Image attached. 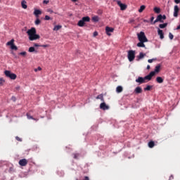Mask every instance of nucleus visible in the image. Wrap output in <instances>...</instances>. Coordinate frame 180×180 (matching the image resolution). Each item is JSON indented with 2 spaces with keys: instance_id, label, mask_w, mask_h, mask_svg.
Here are the masks:
<instances>
[{
  "instance_id": "obj_1",
  "label": "nucleus",
  "mask_w": 180,
  "mask_h": 180,
  "mask_svg": "<svg viewBox=\"0 0 180 180\" xmlns=\"http://www.w3.org/2000/svg\"><path fill=\"white\" fill-rule=\"evenodd\" d=\"M27 34L29 36V40L33 41V40H39L40 35L36 34V28L32 27L27 31Z\"/></svg>"
},
{
  "instance_id": "obj_2",
  "label": "nucleus",
  "mask_w": 180,
  "mask_h": 180,
  "mask_svg": "<svg viewBox=\"0 0 180 180\" xmlns=\"http://www.w3.org/2000/svg\"><path fill=\"white\" fill-rule=\"evenodd\" d=\"M91 22V18H89V16L83 17L77 22V26H79V27H84V26H85V22Z\"/></svg>"
},
{
  "instance_id": "obj_3",
  "label": "nucleus",
  "mask_w": 180,
  "mask_h": 180,
  "mask_svg": "<svg viewBox=\"0 0 180 180\" xmlns=\"http://www.w3.org/2000/svg\"><path fill=\"white\" fill-rule=\"evenodd\" d=\"M137 36L139 41H148V39H147V37H146V33H144V32L141 31L139 33L137 34Z\"/></svg>"
},
{
  "instance_id": "obj_4",
  "label": "nucleus",
  "mask_w": 180,
  "mask_h": 180,
  "mask_svg": "<svg viewBox=\"0 0 180 180\" xmlns=\"http://www.w3.org/2000/svg\"><path fill=\"white\" fill-rule=\"evenodd\" d=\"M136 58V51L130 50L128 51V60L131 62Z\"/></svg>"
},
{
  "instance_id": "obj_5",
  "label": "nucleus",
  "mask_w": 180,
  "mask_h": 180,
  "mask_svg": "<svg viewBox=\"0 0 180 180\" xmlns=\"http://www.w3.org/2000/svg\"><path fill=\"white\" fill-rule=\"evenodd\" d=\"M4 74L6 77L8 78H10L11 79H16V74L11 72L9 70L4 71Z\"/></svg>"
},
{
  "instance_id": "obj_6",
  "label": "nucleus",
  "mask_w": 180,
  "mask_h": 180,
  "mask_svg": "<svg viewBox=\"0 0 180 180\" xmlns=\"http://www.w3.org/2000/svg\"><path fill=\"white\" fill-rule=\"evenodd\" d=\"M15 39H11V41H8L6 43V46H11V50H18V46H16V45H15Z\"/></svg>"
},
{
  "instance_id": "obj_7",
  "label": "nucleus",
  "mask_w": 180,
  "mask_h": 180,
  "mask_svg": "<svg viewBox=\"0 0 180 180\" xmlns=\"http://www.w3.org/2000/svg\"><path fill=\"white\" fill-rule=\"evenodd\" d=\"M160 22V23H164V20L162 18V15H158L154 22H152V25H155V23Z\"/></svg>"
},
{
  "instance_id": "obj_8",
  "label": "nucleus",
  "mask_w": 180,
  "mask_h": 180,
  "mask_svg": "<svg viewBox=\"0 0 180 180\" xmlns=\"http://www.w3.org/2000/svg\"><path fill=\"white\" fill-rule=\"evenodd\" d=\"M155 75V72H150V74L144 77L145 81H151L153 77Z\"/></svg>"
},
{
  "instance_id": "obj_9",
  "label": "nucleus",
  "mask_w": 180,
  "mask_h": 180,
  "mask_svg": "<svg viewBox=\"0 0 180 180\" xmlns=\"http://www.w3.org/2000/svg\"><path fill=\"white\" fill-rule=\"evenodd\" d=\"M136 82L139 84V85H141V84H146V79L143 77H139L137 79L135 80Z\"/></svg>"
},
{
  "instance_id": "obj_10",
  "label": "nucleus",
  "mask_w": 180,
  "mask_h": 180,
  "mask_svg": "<svg viewBox=\"0 0 180 180\" xmlns=\"http://www.w3.org/2000/svg\"><path fill=\"white\" fill-rule=\"evenodd\" d=\"M100 109H102L103 110H108L109 109V106L106 105L105 101H103V103L100 104Z\"/></svg>"
},
{
  "instance_id": "obj_11",
  "label": "nucleus",
  "mask_w": 180,
  "mask_h": 180,
  "mask_svg": "<svg viewBox=\"0 0 180 180\" xmlns=\"http://www.w3.org/2000/svg\"><path fill=\"white\" fill-rule=\"evenodd\" d=\"M117 4L118 6H120L121 11H125V9L127 8V6H126V4H122V1H117Z\"/></svg>"
},
{
  "instance_id": "obj_12",
  "label": "nucleus",
  "mask_w": 180,
  "mask_h": 180,
  "mask_svg": "<svg viewBox=\"0 0 180 180\" xmlns=\"http://www.w3.org/2000/svg\"><path fill=\"white\" fill-rule=\"evenodd\" d=\"M19 164L21 165V167H26V165H27V160L21 159L19 160Z\"/></svg>"
},
{
  "instance_id": "obj_13",
  "label": "nucleus",
  "mask_w": 180,
  "mask_h": 180,
  "mask_svg": "<svg viewBox=\"0 0 180 180\" xmlns=\"http://www.w3.org/2000/svg\"><path fill=\"white\" fill-rule=\"evenodd\" d=\"M146 54L143 53V52H141L139 53V56H136V61H140V60H143L144 57H146Z\"/></svg>"
},
{
  "instance_id": "obj_14",
  "label": "nucleus",
  "mask_w": 180,
  "mask_h": 180,
  "mask_svg": "<svg viewBox=\"0 0 180 180\" xmlns=\"http://www.w3.org/2000/svg\"><path fill=\"white\" fill-rule=\"evenodd\" d=\"M179 12V7L178 6H174V18L178 17V13Z\"/></svg>"
},
{
  "instance_id": "obj_15",
  "label": "nucleus",
  "mask_w": 180,
  "mask_h": 180,
  "mask_svg": "<svg viewBox=\"0 0 180 180\" xmlns=\"http://www.w3.org/2000/svg\"><path fill=\"white\" fill-rule=\"evenodd\" d=\"M113 28L110 27H105V32L108 36H110V33H113Z\"/></svg>"
},
{
  "instance_id": "obj_16",
  "label": "nucleus",
  "mask_w": 180,
  "mask_h": 180,
  "mask_svg": "<svg viewBox=\"0 0 180 180\" xmlns=\"http://www.w3.org/2000/svg\"><path fill=\"white\" fill-rule=\"evenodd\" d=\"M158 36H160V39L161 40H162V39H164V32H162V30L158 28Z\"/></svg>"
},
{
  "instance_id": "obj_17",
  "label": "nucleus",
  "mask_w": 180,
  "mask_h": 180,
  "mask_svg": "<svg viewBox=\"0 0 180 180\" xmlns=\"http://www.w3.org/2000/svg\"><path fill=\"white\" fill-rule=\"evenodd\" d=\"M134 92L137 94H141V92H143V89H141V87L140 86H137L135 89H134Z\"/></svg>"
},
{
  "instance_id": "obj_18",
  "label": "nucleus",
  "mask_w": 180,
  "mask_h": 180,
  "mask_svg": "<svg viewBox=\"0 0 180 180\" xmlns=\"http://www.w3.org/2000/svg\"><path fill=\"white\" fill-rule=\"evenodd\" d=\"M27 2L25 0L21 1V6L23 9H27V5H26Z\"/></svg>"
},
{
  "instance_id": "obj_19",
  "label": "nucleus",
  "mask_w": 180,
  "mask_h": 180,
  "mask_svg": "<svg viewBox=\"0 0 180 180\" xmlns=\"http://www.w3.org/2000/svg\"><path fill=\"white\" fill-rule=\"evenodd\" d=\"M34 15H35V16H39V15H41V11L39 10V9H35L34 11Z\"/></svg>"
},
{
  "instance_id": "obj_20",
  "label": "nucleus",
  "mask_w": 180,
  "mask_h": 180,
  "mask_svg": "<svg viewBox=\"0 0 180 180\" xmlns=\"http://www.w3.org/2000/svg\"><path fill=\"white\" fill-rule=\"evenodd\" d=\"M123 91V87H122V86H117L116 88V92L117 94H120V92H122Z\"/></svg>"
},
{
  "instance_id": "obj_21",
  "label": "nucleus",
  "mask_w": 180,
  "mask_h": 180,
  "mask_svg": "<svg viewBox=\"0 0 180 180\" xmlns=\"http://www.w3.org/2000/svg\"><path fill=\"white\" fill-rule=\"evenodd\" d=\"M96 99H100L101 102H105V99L103 98V94H99L96 97Z\"/></svg>"
},
{
  "instance_id": "obj_22",
  "label": "nucleus",
  "mask_w": 180,
  "mask_h": 180,
  "mask_svg": "<svg viewBox=\"0 0 180 180\" xmlns=\"http://www.w3.org/2000/svg\"><path fill=\"white\" fill-rule=\"evenodd\" d=\"M167 26H168V22H165L163 24L159 25L160 29H165V27H167Z\"/></svg>"
},
{
  "instance_id": "obj_23",
  "label": "nucleus",
  "mask_w": 180,
  "mask_h": 180,
  "mask_svg": "<svg viewBox=\"0 0 180 180\" xmlns=\"http://www.w3.org/2000/svg\"><path fill=\"white\" fill-rule=\"evenodd\" d=\"M144 43H146V41H140V42L137 44V47H146Z\"/></svg>"
},
{
  "instance_id": "obj_24",
  "label": "nucleus",
  "mask_w": 180,
  "mask_h": 180,
  "mask_svg": "<svg viewBox=\"0 0 180 180\" xmlns=\"http://www.w3.org/2000/svg\"><path fill=\"white\" fill-rule=\"evenodd\" d=\"M156 81L158 84H162V82H164V79H162L161 77H158L156 78Z\"/></svg>"
},
{
  "instance_id": "obj_25",
  "label": "nucleus",
  "mask_w": 180,
  "mask_h": 180,
  "mask_svg": "<svg viewBox=\"0 0 180 180\" xmlns=\"http://www.w3.org/2000/svg\"><path fill=\"white\" fill-rule=\"evenodd\" d=\"M155 146V143H154V141H150L148 142L149 148H153Z\"/></svg>"
},
{
  "instance_id": "obj_26",
  "label": "nucleus",
  "mask_w": 180,
  "mask_h": 180,
  "mask_svg": "<svg viewBox=\"0 0 180 180\" xmlns=\"http://www.w3.org/2000/svg\"><path fill=\"white\" fill-rule=\"evenodd\" d=\"M160 68H161V66L160 65H158L155 68V71H152V72H160Z\"/></svg>"
},
{
  "instance_id": "obj_27",
  "label": "nucleus",
  "mask_w": 180,
  "mask_h": 180,
  "mask_svg": "<svg viewBox=\"0 0 180 180\" xmlns=\"http://www.w3.org/2000/svg\"><path fill=\"white\" fill-rule=\"evenodd\" d=\"M28 51L30 53H37V51H36L34 49V47H33V46L30 47L29 49H28Z\"/></svg>"
},
{
  "instance_id": "obj_28",
  "label": "nucleus",
  "mask_w": 180,
  "mask_h": 180,
  "mask_svg": "<svg viewBox=\"0 0 180 180\" xmlns=\"http://www.w3.org/2000/svg\"><path fill=\"white\" fill-rule=\"evenodd\" d=\"M93 22H99V17L98 15L92 17Z\"/></svg>"
},
{
  "instance_id": "obj_29",
  "label": "nucleus",
  "mask_w": 180,
  "mask_h": 180,
  "mask_svg": "<svg viewBox=\"0 0 180 180\" xmlns=\"http://www.w3.org/2000/svg\"><path fill=\"white\" fill-rule=\"evenodd\" d=\"M144 9H146V6H144V5L141 6L140 8L139 9V13H141V12H143V11H144Z\"/></svg>"
},
{
  "instance_id": "obj_30",
  "label": "nucleus",
  "mask_w": 180,
  "mask_h": 180,
  "mask_svg": "<svg viewBox=\"0 0 180 180\" xmlns=\"http://www.w3.org/2000/svg\"><path fill=\"white\" fill-rule=\"evenodd\" d=\"M154 12H155V13H160V12H161V9L158 7H155L153 8Z\"/></svg>"
},
{
  "instance_id": "obj_31",
  "label": "nucleus",
  "mask_w": 180,
  "mask_h": 180,
  "mask_svg": "<svg viewBox=\"0 0 180 180\" xmlns=\"http://www.w3.org/2000/svg\"><path fill=\"white\" fill-rule=\"evenodd\" d=\"M62 26L61 25H56L54 27H53V30H55L56 32L60 30V29H61Z\"/></svg>"
},
{
  "instance_id": "obj_32",
  "label": "nucleus",
  "mask_w": 180,
  "mask_h": 180,
  "mask_svg": "<svg viewBox=\"0 0 180 180\" xmlns=\"http://www.w3.org/2000/svg\"><path fill=\"white\" fill-rule=\"evenodd\" d=\"M151 88H153V86L147 85L146 87L144 88V91H151Z\"/></svg>"
},
{
  "instance_id": "obj_33",
  "label": "nucleus",
  "mask_w": 180,
  "mask_h": 180,
  "mask_svg": "<svg viewBox=\"0 0 180 180\" xmlns=\"http://www.w3.org/2000/svg\"><path fill=\"white\" fill-rule=\"evenodd\" d=\"M73 158H75V160H78V158H79V153H73Z\"/></svg>"
},
{
  "instance_id": "obj_34",
  "label": "nucleus",
  "mask_w": 180,
  "mask_h": 180,
  "mask_svg": "<svg viewBox=\"0 0 180 180\" xmlns=\"http://www.w3.org/2000/svg\"><path fill=\"white\" fill-rule=\"evenodd\" d=\"M44 20H53V18H50L49 15H45Z\"/></svg>"
},
{
  "instance_id": "obj_35",
  "label": "nucleus",
  "mask_w": 180,
  "mask_h": 180,
  "mask_svg": "<svg viewBox=\"0 0 180 180\" xmlns=\"http://www.w3.org/2000/svg\"><path fill=\"white\" fill-rule=\"evenodd\" d=\"M169 39H170V40L174 39V34H172L171 32L169 33Z\"/></svg>"
},
{
  "instance_id": "obj_36",
  "label": "nucleus",
  "mask_w": 180,
  "mask_h": 180,
  "mask_svg": "<svg viewBox=\"0 0 180 180\" xmlns=\"http://www.w3.org/2000/svg\"><path fill=\"white\" fill-rule=\"evenodd\" d=\"M27 117L29 120L32 119L33 120H35L34 118H33V117H32L30 115H29V113H27Z\"/></svg>"
},
{
  "instance_id": "obj_37",
  "label": "nucleus",
  "mask_w": 180,
  "mask_h": 180,
  "mask_svg": "<svg viewBox=\"0 0 180 180\" xmlns=\"http://www.w3.org/2000/svg\"><path fill=\"white\" fill-rule=\"evenodd\" d=\"M35 25H40V19L37 18V19L35 20Z\"/></svg>"
},
{
  "instance_id": "obj_38",
  "label": "nucleus",
  "mask_w": 180,
  "mask_h": 180,
  "mask_svg": "<svg viewBox=\"0 0 180 180\" xmlns=\"http://www.w3.org/2000/svg\"><path fill=\"white\" fill-rule=\"evenodd\" d=\"M46 11L49 12V13H54V11L51 10V8L47 9Z\"/></svg>"
},
{
  "instance_id": "obj_39",
  "label": "nucleus",
  "mask_w": 180,
  "mask_h": 180,
  "mask_svg": "<svg viewBox=\"0 0 180 180\" xmlns=\"http://www.w3.org/2000/svg\"><path fill=\"white\" fill-rule=\"evenodd\" d=\"M4 82L5 81L2 78H0V85H2Z\"/></svg>"
},
{
  "instance_id": "obj_40",
  "label": "nucleus",
  "mask_w": 180,
  "mask_h": 180,
  "mask_svg": "<svg viewBox=\"0 0 180 180\" xmlns=\"http://www.w3.org/2000/svg\"><path fill=\"white\" fill-rule=\"evenodd\" d=\"M11 100L13 101V102H16V97H15V96H12L11 97Z\"/></svg>"
},
{
  "instance_id": "obj_41",
  "label": "nucleus",
  "mask_w": 180,
  "mask_h": 180,
  "mask_svg": "<svg viewBox=\"0 0 180 180\" xmlns=\"http://www.w3.org/2000/svg\"><path fill=\"white\" fill-rule=\"evenodd\" d=\"M19 54H20V56H25L26 55V51L20 52Z\"/></svg>"
},
{
  "instance_id": "obj_42",
  "label": "nucleus",
  "mask_w": 180,
  "mask_h": 180,
  "mask_svg": "<svg viewBox=\"0 0 180 180\" xmlns=\"http://www.w3.org/2000/svg\"><path fill=\"white\" fill-rule=\"evenodd\" d=\"M15 140H17L18 141H22V139L19 138V136H16Z\"/></svg>"
},
{
  "instance_id": "obj_43",
  "label": "nucleus",
  "mask_w": 180,
  "mask_h": 180,
  "mask_svg": "<svg viewBox=\"0 0 180 180\" xmlns=\"http://www.w3.org/2000/svg\"><path fill=\"white\" fill-rule=\"evenodd\" d=\"M162 18L163 19V20H165V19H167V15H162Z\"/></svg>"
},
{
  "instance_id": "obj_44",
  "label": "nucleus",
  "mask_w": 180,
  "mask_h": 180,
  "mask_svg": "<svg viewBox=\"0 0 180 180\" xmlns=\"http://www.w3.org/2000/svg\"><path fill=\"white\" fill-rule=\"evenodd\" d=\"M96 36H98V32L95 31V32H94V37H96Z\"/></svg>"
},
{
  "instance_id": "obj_45",
  "label": "nucleus",
  "mask_w": 180,
  "mask_h": 180,
  "mask_svg": "<svg viewBox=\"0 0 180 180\" xmlns=\"http://www.w3.org/2000/svg\"><path fill=\"white\" fill-rule=\"evenodd\" d=\"M154 58L148 60V63H153L154 61Z\"/></svg>"
},
{
  "instance_id": "obj_46",
  "label": "nucleus",
  "mask_w": 180,
  "mask_h": 180,
  "mask_svg": "<svg viewBox=\"0 0 180 180\" xmlns=\"http://www.w3.org/2000/svg\"><path fill=\"white\" fill-rule=\"evenodd\" d=\"M34 47H41V46L39 45V44H34Z\"/></svg>"
},
{
  "instance_id": "obj_47",
  "label": "nucleus",
  "mask_w": 180,
  "mask_h": 180,
  "mask_svg": "<svg viewBox=\"0 0 180 180\" xmlns=\"http://www.w3.org/2000/svg\"><path fill=\"white\" fill-rule=\"evenodd\" d=\"M175 4H180V0H174Z\"/></svg>"
},
{
  "instance_id": "obj_48",
  "label": "nucleus",
  "mask_w": 180,
  "mask_h": 180,
  "mask_svg": "<svg viewBox=\"0 0 180 180\" xmlns=\"http://www.w3.org/2000/svg\"><path fill=\"white\" fill-rule=\"evenodd\" d=\"M41 47H44V48H46V47H49V45H47V44H45V45H41Z\"/></svg>"
},
{
  "instance_id": "obj_49",
  "label": "nucleus",
  "mask_w": 180,
  "mask_h": 180,
  "mask_svg": "<svg viewBox=\"0 0 180 180\" xmlns=\"http://www.w3.org/2000/svg\"><path fill=\"white\" fill-rule=\"evenodd\" d=\"M172 179H174V176H173V175H171V176H169V180H172Z\"/></svg>"
},
{
  "instance_id": "obj_50",
  "label": "nucleus",
  "mask_w": 180,
  "mask_h": 180,
  "mask_svg": "<svg viewBox=\"0 0 180 180\" xmlns=\"http://www.w3.org/2000/svg\"><path fill=\"white\" fill-rule=\"evenodd\" d=\"M154 21V17L150 18V22H153Z\"/></svg>"
},
{
  "instance_id": "obj_51",
  "label": "nucleus",
  "mask_w": 180,
  "mask_h": 180,
  "mask_svg": "<svg viewBox=\"0 0 180 180\" xmlns=\"http://www.w3.org/2000/svg\"><path fill=\"white\" fill-rule=\"evenodd\" d=\"M84 180H89V177L85 176V177H84Z\"/></svg>"
},
{
  "instance_id": "obj_52",
  "label": "nucleus",
  "mask_w": 180,
  "mask_h": 180,
  "mask_svg": "<svg viewBox=\"0 0 180 180\" xmlns=\"http://www.w3.org/2000/svg\"><path fill=\"white\" fill-rule=\"evenodd\" d=\"M143 22H144L145 23H148V20H143Z\"/></svg>"
},
{
  "instance_id": "obj_53",
  "label": "nucleus",
  "mask_w": 180,
  "mask_h": 180,
  "mask_svg": "<svg viewBox=\"0 0 180 180\" xmlns=\"http://www.w3.org/2000/svg\"><path fill=\"white\" fill-rule=\"evenodd\" d=\"M44 4H49V1L44 0Z\"/></svg>"
},
{
  "instance_id": "obj_54",
  "label": "nucleus",
  "mask_w": 180,
  "mask_h": 180,
  "mask_svg": "<svg viewBox=\"0 0 180 180\" xmlns=\"http://www.w3.org/2000/svg\"><path fill=\"white\" fill-rule=\"evenodd\" d=\"M146 68H147V70H150V65H148Z\"/></svg>"
},
{
  "instance_id": "obj_55",
  "label": "nucleus",
  "mask_w": 180,
  "mask_h": 180,
  "mask_svg": "<svg viewBox=\"0 0 180 180\" xmlns=\"http://www.w3.org/2000/svg\"><path fill=\"white\" fill-rule=\"evenodd\" d=\"M72 2H78V0H71Z\"/></svg>"
},
{
  "instance_id": "obj_56",
  "label": "nucleus",
  "mask_w": 180,
  "mask_h": 180,
  "mask_svg": "<svg viewBox=\"0 0 180 180\" xmlns=\"http://www.w3.org/2000/svg\"><path fill=\"white\" fill-rule=\"evenodd\" d=\"M38 70H39V71H41V68H40V67H38Z\"/></svg>"
},
{
  "instance_id": "obj_57",
  "label": "nucleus",
  "mask_w": 180,
  "mask_h": 180,
  "mask_svg": "<svg viewBox=\"0 0 180 180\" xmlns=\"http://www.w3.org/2000/svg\"><path fill=\"white\" fill-rule=\"evenodd\" d=\"M63 175H64V172H61L60 176H63Z\"/></svg>"
},
{
  "instance_id": "obj_58",
  "label": "nucleus",
  "mask_w": 180,
  "mask_h": 180,
  "mask_svg": "<svg viewBox=\"0 0 180 180\" xmlns=\"http://www.w3.org/2000/svg\"><path fill=\"white\" fill-rule=\"evenodd\" d=\"M19 88H20V86H18V87H16V89H19Z\"/></svg>"
},
{
  "instance_id": "obj_59",
  "label": "nucleus",
  "mask_w": 180,
  "mask_h": 180,
  "mask_svg": "<svg viewBox=\"0 0 180 180\" xmlns=\"http://www.w3.org/2000/svg\"><path fill=\"white\" fill-rule=\"evenodd\" d=\"M37 70H38V69H34V71L37 72Z\"/></svg>"
}]
</instances>
